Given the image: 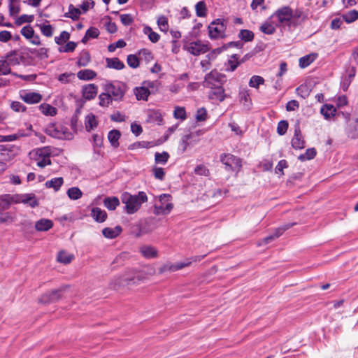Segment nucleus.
Returning <instances> with one entry per match:
<instances>
[{"label": "nucleus", "instance_id": "f257e3e1", "mask_svg": "<svg viewBox=\"0 0 358 358\" xmlns=\"http://www.w3.org/2000/svg\"><path fill=\"white\" fill-rule=\"evenodd\" d=\"M271 18L277 20L280 25H296L299 20L303 18V13L299 10H293L289 6H285L277 9L272 15Z\"/></svg>", "mask_w": 358, "mask_h": 358}, {"label": "nucleus", "instance_id": "6e6d98bb", "mask_svg": "<svg viewBox=\"0 0 358 358\" xmlns=\"http://www.w3.org/2000/svg\"><path fill=\"white\" fill-rule=\"evenodd\" d=\"M70 38V34L69 32L66 31H63L61 32L59 36H55V43L58 45H62L66 42Z\"/></svg>", "mask_w": 358, "mask_h": 358}, {"label": "nucleus", "instance_id": "7c9ffc66", "mask_svg": "<svg viewBox=\"0 0 358 358\" xmlns=\"http://www.w3.org/2000/svg\"><path fill=\"white\" fill-rule=\"evenodd\" d=\"M21 203L27 204L31 208H34L38 205L37 199L32 194H22Z\"/></svg>", "mask_w": 358, "mask_h": 358}, {"label": "nucleus", "instance_id": "9d476101", "mask_svg": "<svg viewBox=\"0 0 358 358\" xmlns=\"http://www.w3.org/2000/svg\"><path fill=\"white\" fill-rule=\"evenodd\" d=\"M10 208L8 202L0 196V224L11 223L15 221V216L13 213L6 211Z\"/></svg>", "mask_w": 358, "mask_h": 358}, {"label": "nucleus", "instance_id": "f704fd0d", "mask_svg": "<svg viewBox=\"0 0 358 358\" xmlns=\"http://www.w3.org/2000/svg\"><path fill=\"white\" fill-rule=\"evenodd\" d=\"M85 128L87 131H90L97 126V121L95 115L93 114H89L85 117Z\"/></svg>", "mask_w": 358, "mask_h": 358}, {"label": "nucleus", "instance_id": "ea45409f", "mask_svg": "<svg viewBox=\"0 0 358 358\" xmlns=\"http://www.w3.org/2000/svg\"><path fill=\"white\" fill-rule=\"evenodd\" d=\"M90 62V55L87 51H83L80 52V56L78 59L77 64L79 66H85Z\"/></svg>", "mask_w": 358, "mask_h": 358}, {"label": "nucleus", "instance_id": "de8ad7c7", "mask_svg": "<svg viewBox=\"0 0 358 358\" xmlns=\"http://www.w3.org/2000/svg\"><path fill=\"white\" fill-rule=\"evenodd\" d=\"M169 158V155L167 152H156L155 155V161L156 164H166Z\"/></svg>", "mask_w": 358, "mask_h": 358}, {"label": "nucleus", "instance_id": "aec40b11", "mask_svg": "<svg viewBox=\"0 0 358 358\" xmlns=\"http://www.w3.org/2000/svg\"><path fill=\"white\" fill-rule=\"evenodd\" d=\"M239 101L245 107L249 108L252 105L250 90L247 88H242L238 93Z\"/></svg>", "mask_w": 358, "mask_h": 358}, {"label": "nucleus", "instance_id": "2f4dec72", "mask_svg": "<svg viewBox=\"0 0 358 358\" xmlns=\"http://www.w3.org/2000/svg\"><path fill=\"white\" fill-rule=\"evenodd\" d=\"M120 136L121 134L118 130L113 129L109 131L108 134V139L113 148H116L119 146V139Z\"/></svg>", "mask_w": 358, "mask_h": 358}, {"label": "nucleus", "instance_id": "37998d69", "mask_svg": "<svg viewBox=\"0 0 358 358\" xmlns=\"http://www.w3.org/2000/svg\"><path fill=\"white\" fill-rule=\"evenodd\" d=\"M99 105L102 107H108L113 101L106 91L99 95Z\"/></svg>", "mask_w": 358, "mask_h": 358}, {"label": "nucleus", "instance_id": "f8f14e48", "mask_svg": "<svg viewBox=\"0 0 358 358\" xmlns=\"http://www.w3.org/2000/svg\"><path fill=\"white\" fill-rule=\"evenodd\" d=\"M209 36L210 38L222 37L225 31V25L220 19H217L208 26Z\"/></svg>", "mask_w": 358, "mask_h": 358}, {"label": "nucleus", "instance_id": "5fc2aeb1", "mask_svg": "<svg viewBox=\"0 0 358 358\" xmlns=\"http://www.w3.org/2000/svg\"><path fill=\"white\" fill-rule=\"evenodd\" d=\"M239 38L246 42L251 41L254 38V34L252 31L248 29H242L238 35Z\"/></svg>", "mask_w": 358, "mask_h": 358}, {"label": "nucleus", "instance_id": "4468645a", "mask_svg": "<svg viewBox=\"0 0 358 358\" xmlns=\"http://www.w3.org/2000/svg\"><path fill=\"white\" fill-rule=\"evenodd\" d=\"M278 24L271 18V16L268 18L260 27V30L265 34L271 35L275 32L276 27Z\"/></svg>", "mask_w": 358, "mask_h": 358}, {"label": "nucleus", "instance_id": "473e14b6", "mask_svg": "<svg viewBox=\"0 0 358 358\" xmlns=\"http://www.w3.org/2000/svg\"><path fill=\"white\" fill-rule=\"evenodd\" d=\"M317 57V54L310 53L299 59V66L301 68H306L313 63Z\"/></svg>", "mask_w": 358, "mask_h": 358}, {"label": "nucleus", "instance_id": "cd10ccee", "mask_svg": "<svg viewBox=\"0 0 358 358\" xmlns=\"http://www.w3.org/2000/svg\"><path fill=\"white\" fill-rule=\"evenodd\" d=\"M39 110L45 116H55L57 115V110L55 107L49 103H43L39 106Z\"/></svg>", "mask_w": 358, "mask_h": 358}, {"label": "nucleus", "instance_id": "6ab92c4d", "mask_svg": "<svg viewBox=\"0 0 358 358\" xmlns=\"http://www.w3.org/2000/svg\"><path fill=\"white\" fill-rule=\"evenodd\" d=\"M139 251L147 259L155 258L158 255L157 250L151 245H142L140 247Z\"/></svg>", "mask_w": 358, "mask_h": 358}, {"label": "nucleus", "instance_id": "052dcab7", "mask_svg": "<svg viewBox=\"0 0 358 358\" xmlns=\"http://www.w3.org/2000/svg\"><path fill=\"white\" fill-rule=\"evenodd\" d=\"M191 138V134L183 136L180 141L179 148L184 152L189 145V140Z\"/></svg>", "mask_w": 358, "mask_h": 358}, {"label": "nucleus", "instance_id": "dca6fc26", "mask_svg": "<svg viewBox=\"0 0 358 358\" xmlns=\"http://www.w3.org/2000/svg\"><path fill=\"white\" fill-rule=\"evenodd\" d=\"M211 91L209 92L208 96L210 99L223 101L225 99L226 94L224 93V88L221 86L214 87L213 88H210Z\"/></svg>", "mask_w": 358, "mask_h": 358}, {"label": "nucleus", "instance_id": "774afa93", "mask_svg": "<svg viewBox=\"0 0 358 358\" xmlns=\"http://www.w3.org/2000/svg\"><path fill=\"white\" fill-rule=\"evenodd\" d=\"M10 73L9 64L6 60H0V75H8Z\"/></svg>", "mask_w": 358, "mask_h": 358}, {"label": "nucleus", "instance_id": "1a4fd4ad", "mask_svg": "<svg viewBox=\"0 0 358 358\" xmlns=\"http://www.w3.org/2000/svg\"><path fill=\"white\" fill-rule=\"evenodd\" d=\"M183 48L193 55H199L208 51V43L201 41L187 42L184 44Z\"/></svg>", "mask_w": 358, "mask_h": 358}, {"label": "nucleus", "instance_id": "c9c22d12", "mask_svg": "<svg viewBox=\"0 0 358 358\" xmlns=\"http://www.w3.org/2000/svg\"><path fill=\"white\" fill-rule=\"evenodd\" d=\"M103 203L108 210H113L120 205V201L118 198L115 196L107 197L104 199Z\"/></svg>", "mask_w": 358, "mask_h": 358}, {"label": "nucleus", "instance_id": "680f3d73", "mask_svg": "<svg viewBox=\"0 0 358 358\" xmlns=\"http://www.w3.org/2000/svg\"><path fill=\"white\" fill-rule=\"evenodd\" d=\"M77 46L75 42L69 41L64 46L59 48V51L61 52H73Z\"/></svg>", "mask_w": 358, "mask_h": 358}, {"label": "nucleus", "instance_id": "79ce46f5", "mask_svg": "<svg viewBox=\"0 0 358 358\" xmlns=\"http://www.w3.org/2000/svg\"><path fill=\"white\" fill-rule=\"evenodd\" d=\"M143 32L148 35L149 40L152 43H157L160 38L159 34L153 31L150 27H144Z\"/></svg>", "mask_w": 358, "mask_h": 358}, {"label": "nucleus", "instance_id": "13d9d810", "mask_svg": "<svg viewBox=\"0 0 358 358\" xmlns=\"http://www.w3.org/2000/svg\"><path fill=\"white\" fill-rule=\"evenodd\" d=\"M192 262L189 260H187L182 262H178L175 264L171 263V272H174L178 270H180L186 266H188L191 264Z\"/></svg>", "mask_w": 358, "mask_h": 358}, {"label": "nucleus", "instance_id": "6e6552de", "mask_svg": "<svg viewBox=\"0 0 358 358\" xmlns=\"http://www.w3.org/2000/svg\"><path fill=\"white\" fill-rule=\"evenodd\" d=\"M225 80V76L217 71H212L206 75L203 85L207 88H213L221 85Z\"/></svg>", "mask_w": 358, "mask_h": 358}, {"label": "nucleus", "instance_id": "2eb2a0df", "mask_svg": "<svg viewBox=\"0 0 358 358\" xmlns=\"http://www.w3.org/2000/svg\"><path fill=\"white\" fill-rule=\"evenodd\" d=\"M294 224H287L285 225H283L282 227H280L277 229H275V232L273 234L270 235L266 238H264L262 242L259 243V245L262 244H268L274 239L278 238L280 236H281L285 231L290 228L292 226H293Z\"/></svg>", "mask_w": 358, "mask_h": 358}, {"label": "nucleus", "instance_id": "4c0bfd02", "mask_svg": "<svg viewBox=\"0 0 358 358\" xmlns=\"http://www.w3.org/2000/svg\"><path fill=\"white\" fill-rule=\"evenodd\" d=\"M310 92L311 89L307 84H302L296 90L297 95L303 99L307 98L309 96Z\"/></svg>", "mask_w": 358, "mask_h": 358}, {"label": "nucleus", "instance_id": "c756f323", "mask_svg": "<svg viewBox=\"0 0 358 358\" xmlns=\"http://www.w3.org/2000/svg\"><path fill=\"white\" fill-rule=\"evenodd\" d=\"M106 62L107 67L110 69L121 70L124 67V63L122 61H120L117 57L107 58L106 59Z\"/></svg>", "mask_w": 358, "mask_h": 358}, {"label": "nucleus", "instance_id": "393cba45", "mask_svg": "<svg viewBox=\"0 0 358 358\" xmlns=\"http://www.w3.org/2000/svg\"><path fill=\"white\" fill-rule=\"evenodd\" d=\"M64 184V179L62 177H57L52 178L51 180H47L45 183V186L47 188L53 189L55 192L59 190L62 185Z\"/></svg>", "mask_w": 358, "mask_h": 358}, {"label": "nucleus", "instance_id": "c85d7f7f", "mask_svg": "<svg viewBox=\"0 0 358 358\" xmlns=\"http://www.w3.org/2000/svg\"><path fill=\"white\" fill-rule=\"evenodd\" d=\"M134 94L138 100L145 101L150 95V90L145 86L137 87L134 89Z\"/></svg>", "mask_w": 358, "mask_h": 358}, {"label": "nucleus", "instance_id": "423d86ee", "mask_svg": "<svg viewBox=\"0 0 358 358\" xmlns=\"http://www.w3.org/2000/svg\"><path fill=\"white\" fill-rule=\"evenodd\" d=\"M220 161L228 171L238 172L242 166L241 159L231 154L221 155Z\"/></svg>", "mask_w": 358, "mask_h": 358}, {"label": "nucleus", "instance_id": "ddd939ff", "mask_svg": "<svg viewBox=\"0 0 358 358\" xmlns=\"http://www.w3.org/2000/svg\"><path fill=\"white\" fill-rule=\"evenodd\" d=\"M19 96L24 102L28 104L38 103L43 99V96L40 93L28 90H20Z\"/></svg>", "mask_w": 358, "mask_h": 358}, {"label": "nucleus", "instance_id": "09e8293b", "mask_svg": "<svg viewBox=\"0 0 358 358\" xmlns=\"http://www.w3.org/2000/svg\"><path fill=\"white\" fill-rule=\"evenodd\" d=\"M316 155V150L315 148H309L307 149L305 153L301 154L299 156L298 159L301 161L304 162L306 160H310L313 159Z\"/></svg>", "mask_w": 358, "mask_h": 358}, {"label": "nucleus", "instance_id": "7ed1b4c3", "mask_svg": "<svg viewBox=\"0 0 358 358\" xmlns=\"http://www.w3.org/2000/svg\"><path fill=\"white\" fill-rule=\"evenodd\" d=\"M173 208L172 196L169 194H162L154 198V214L167 215Z\"/></svg>", "mask_w": 358, "mask_h": 358}, {"label": "nucleus", "instance_id": "20e7f679", "mask_svg": "<svg viewBox=\"0 0 358 358\" xmlns=\"http://www.w3.org/2000/svg\"><path fill=\"white\" fill-rule=\"evenodd\" d=\"M52 154V148L45 146L31 150L29 157L31 160L36 162L38 166L44 168L51 164L50 156Z\"/></svg>", "mask_w": 358, "mask_h": 358}, {"label": "nucleus", "instance_id": "3c124183", "mask_svg": "<svg viewBox=\"0 0 358 358\" xmlns=\"http://www.w3.org/2000/svg\"><path fill=\"white\" fill-rule=\"evenodd\" d=\"M41 33L47 36L51 37L53 34V27L52 25L46 23L41 24L38 25Z\"/></svg>", "mask_w": 358, "mask_h": 358}, {"label": "nucleus", "instance_id": "72a5a7b5", "mask_svg": "<svg viewBox=\"0 0 358 358\" xmlns=\"http://www.w3.org/2000/svg\"><path fill=\"white\" fill-rule=\"evenodd\" d=\"M74 258V255L66 251L62 250L58 253L57 261L60 263L69 264Z\"/></svg>", "mask_w": 358, "mask_h": 358}, {"label": "nucleus", "instance_id": "4be33fe9", "mask_svg": "<svg viewBox=\"0 0 358 358\" xmlns=\"http://www.w3.org/2000/svg\"><path fill=\"white\" fill-rule=\"evenodd\" d=\"M97 93V87L94 84H88L83 88V96L85 99L90 100L95 97Z\"/></svg>", "mask_w": 358, "mask_h": 358}, {"label": "nucleus", "instance_id": "a18cd8bd", "mask_svg": "<svg viewBox=\"0 0 358 358\" xmlns=\"http://www.w3.org/2000/svg\"><path fill=\"white\" fill-rule=\"evenodd\" d=\"M343 18L347 23H352L358 19V11L357 10H351L343 14Z\"/></svg>", "mask_w": 358, "mask_h": 358}, {"label": "nucleus", "instance_id": "864d4df0", "mask_svg": "<svg viewBox=\"0 0 358 358\" xmlns=\"http://www.w3.org/2000/svg\"><path fill=\"white\" fill-rule=\"evenodd\" d=\"M173 116L176 119L182 121L186 119V111L184 107L176 106L173 111Z\"/></svg>", "mask_w": 358, "mask_h": 358}, {"label": "nucleus", "instance_id": "338daca9", "mask_svg": "<svg viewBox=\"0 0 358 358\" xmlns=\"http://www.w3.org/2000/svg\"><path fill=\"white\" fill-rule=\"evenodd\" d=\"M10 108L15 112H24L26 111V106L20 101H13L10 103Z\"/></svg>", "mask_w": 358, "mask_h": 358}, {"label": "nucleus", "instance_id": "0eeeda50", "mask_svg": "<svg viewBox=\"0 0 358 358\" xmlns=\"http://www.w3.org/2000/svg\"><path fill=\"white\" fill-rule=\"evenodd\" d=\"M346 120L345 133L348 138L356 139L358 138V116L350 117L349 113H343Z\"/></svg>", "mask_w": 358, "mask_h": 358}, {"label": "nucleus", "instance_id": "f03ea898", "mask_svg": "<svg viewBox=\"0 0 358 358\" xmlns=\"http://www.w3.org/2000/svg\"><path fill=\"white\" fill-rule=\"evenodd\" d=\"M121 200L125 205L126 212L128 214H134L140 209L143 203L148 201V196L143 191L138 192L136 195L124 192L121 195Z\"/></svg>", "mask_w": 358, "mask_h": 358}, {"label": "nucleus", "instance_id": "bf43d9fd", "mask_svg": "<svg viewBox=\"0 0 358 358\" xmlns=\"http://www.w3.org/2000/svg\"><path fill=\"white\" fill-rule=\"evenodd\" d=\"M20 13L19 6L14 1V0H10L9 3V13L12 17H15Z\"/></svg>", "mask_w": 358, "mask_h": 358}, {"label": "nucleus", "instance_id": "e433bc0d", "mask_svg": "<svg viewBox=\"0 0 358 358\" xmlns=\"http://www.w3.org/2000/svg\"><path fill=\"white\" fill-rule=\"evenodd\" d=\"M66 194L70 199L78 200L82 197L83 192L78 187H73L67 190Z\"/></svg>", "mask_w": 358, "mask_h": 358}, {"label": "nucleus", "instance_id": "49530a36", "mask_svg": "<svg viewBox=\"0 0 358 358\" xmlns=\"http://www.w3.org/2000/svg\"><path fill=\"white\" fill-rule=\"evenodd\" d=\"M264 83V79L259 76H252L248 83L250 87L258 89L259 85Z\"/></svg>", "mask_w": 358, "mask_h": 358}, {"label": "nucleus", "instance_id": "0e129e2a", "mask_svg": "<svg viewBox=\"0 0 358 358\" xmlns=\"http://www.w3.org/2000/svg\"><path fill=\"white\" fill-rule=\"evenodd\" d=\"M127 62L128 65L131 68H137L139 66V61L138 57L134 55H129L127 56Z\"/></svg>", "mask_w": 358, "mask_h": 358}, {"label": "nucleus", "instance_id": "a878e982", "mask_svg": "<svg viewBox=\"0 0 358 358\" xmlns=\"http://www.w3.org/2000/svg\"><path fill=\"white\" fill-rule=\"evenodd\" d=\"M53 226V223L50 220L48 219H41L37 221L35 224V228L39 231H45L51 229Z\"/></svg>", "mask_w": 358, "mask_h": 358}, {"label": "nucleus", "instance_id": "a211bd4d", "mask_svg": "<svg viewBox=\"0 0 358 358\" xmlns=\"http://www.w3.org/2000/svg\"><path fill=\"white\" fill-rule=\"evenodd\" d=\"M122 231V228L117 225L115 227H106L102 230L103 236L109 239L115 238L117 237Z\"/></svg>", "mask_w": 358, "mask_h": 358}, {"label": "nucleus", "instance_id": "58836bf2", "mask_svg": "<svg viewBox=\"0 0 358 358\" xmlns=\"http://www.w3.org/2000/svg\"><path fill=\"white\" fill-rule=\"evenodd\" d=\"M99 35V29L95 27H91L87 30L85 36L82 39V43H86L89 39L96 38Z\"/></svg>", "mask_w": 358, "mask_h": 358}, {"label": "nucleus", "instance_id": "b1692460", "mask_svg": "<svg viewBox=\"0 0 358 358\" xmlns=\"http://www.w3.org/2000/svg\"><path fill=\"white\" fill-rule=\"evenodd\" d=\"M91 216L93 219L99 223L103 222L107 218V213L105 210L100 208L95 207L91 210Z\"/></svg>", "mask_w": 358, "mask_h": 358}, {"label": "nucleus", "instance_id": "8fccbe9b", "mask_svg": "<svg viewBox=\"0 0 358 358\" xmlns=\"http://www.w3.org/2000/svg\"><path fill=\"white\" fill-rule=\"evenodd\" d=\"M153 146V143L148 141H139L129 145V150H136L138 148H149Z\"/></svg>", "mask_w": 358, "mask_h": 358}, {"label": "nucleus", "instance_id": "412c9836", "mask_svg": "<svg viewBox=\"0 0 358 358\" xmlns=\"http://www.w3.org/2000/svg\"><path fill=\"white\" fill-rule=\"evenodd\" d=\"M320 113L325 120H330L335 116L336 109L331 104H324L322 106Z\"/></svg>", "mask_w": 358, "mask_h": 358}, {"label": "nucleus", "instance_id": "5701e85b", "mask_svg": "<svg viewBox=\"0 0 358 358\" xmlns=\"http://www.w3.org/2000/svg\"><path fill=\"white\" fill-rule=\"evenodd\" d=\"M64 288L52 290L45 293L41 298V301L44 303H49L56 301L60 298V293Z\"/></svg>", "mask_w": 358, "mask_h": 358}, {"label": "nucleus", "instance_id": "bb28decb", "mask_svg": "<svg viewBox=\"0 0 358 358\" xmlns=\"http://www.w3.org/2000/svg\"><path fill=\"white\" fill-rule=\"evenodd\" d=\"M96 73L92 69H83L77 73V77L82 80H90L96 78Z\"/></svg>", "mask_w": 358, "mask_h": 358}, {"label": "nucleus", "instance_id": "c03bdc74", "mask_svg": "<svg viewBox=\"0 0 358 358\" xmlns=\"http://www.w3.org/2000/svg\"><path fill=\"white\" fill-rule=\"evenodd\" d=\"M10 206L12 203H21L22 194H3L1 195Z\"/></svg>", "mask_w": 358, "mask_h": 358}, {"label": "nucleus", "instance_id": "a19ab883", "mask_svg": "<svg viewBox=\"0 0 358 358\" xmlns=\"http://www.w3.org/2000/svg\"><path fill=\"white\" fill-rule=\"evenodd\" d=\"M195 10H196V14L198 17H206L207 15V8H206V3H204V1H199L195 5Z\"/></svg>", "mask_w": 358, "mask_h": 358}, {"label": "nucleus", "instance_id": "f3484780", "mask_svg": "<svg viewBox=\"0 0 358 358\" xmlns=\"http://www.w3.org/2000/svg\"><path fill=\"white\" fill-rule=\"evenodd\" d=\"M292 146L294 149L301 150L305 146V141L302 136L301 132L299 128H297L294 131V135L292 139Z\"/></svg>", "mask_w": 358, "mask_h": 358}, {"label": "nucleus", "instance_id": "603ef678", "mask_svg": "<svg viewBox=\"0 0 358 358\" xmlns=\"http://www.w3.org/2000/svg\"><path fill=\"white\" fill-rule=\"evenodd\" d=\"M80 14L81 12L78 8H75L72 5H70L69 8V12L66 13L65 16L67 17H70L73 20H76L79 17Z\"/></svg>", "mask_w": 358, "mask_h": 358}, {"label": "nucleus", "instance_id": "4d7b16f0", "mask_svg": "<svg viewBox=\"0 0 358 358\" xmlns=\"http://www.w3.org/2000/svg\"><path fill=\"white\" fill-rule=\"evenodd\" d=\"M20 32L21 34L27 39L32 38L34 34L33 28L29 25H27L22 27Z\"/></svg>", "mask_w": 358, "mask_h": 358}, {"label": "nucleus", "instance_id": "69168bd1", "mask_svg": "<svg viewBox=\"0 0 358 358\" xmlns=\"http://www.w3.org/2000/svg\"><path fill=\"white\" fill-rule=\"evenodd\" d=\"M287 122L286 120H281L278 124L277 132L279 135H284L287 132Z\"/></svg>", "mask_w": 358, "mask_h": 358}, {"label": "nucleus", "instance_id": "e2e57ef3", "mask_svg": "<svg viewBox=\"0 0 358 358\" xmlns=\"http://www.w3.org/2000/svg\"><path fill=\"white\" fill-rule=\"evenodd\" d=\"M157 24L162 31H166L169 27L167 17L164 15L159 17L157 19Z\"/></svg>", "mask_w": 358, "mask_h": 358}, {"label": "nucleus", "instance_id": "9b49d317", "mask_svg": "<svg viewBox=\"0 0 358 358\" xmlns=\"http://www.w3.org/2000/svg\"><path fill=\"white\" fill-rule=\"evenodd\" d=\"M104 90L112 97L113 101H120L124 94L121 85L117 83H107L105 85Z\"/></svg>", "mask_w": 358, "mask_h": 358}, {"label": "nucleus", "instance_id": "39448f33", "mask_svg": "<svg viewBox=\"0 0 358 358\" xmlns=\"http://www.w3.org/2000/svg\"><path fill=\"white\" fill-rule=\"evenodd\" d=\"M45 133L58 139H71L73 137L68 128L59 124H49L45 129Z\"/></svg>", "mask_w": 358, "mask_h": 358}]
</instances>
